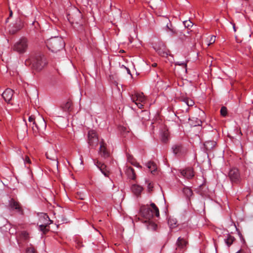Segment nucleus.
Wrapping results in <instances>:
<instances>
[{"instance_id": "obj_1", "label": "nucleus", "mask_w": 253, "mask_h": 253, "mask_svg": "<svg viewBox=\"0 0 253 253\" xmlns=\"http://www.w3.org/2000/svg\"><path fill=\"white\" fill-rule=\"evenodd\" d=\"M25 63L26 64H31L34 70L40 72L47 65V61L43 54L41 52H37L31 58L26 60Z\"/></svg>"}, {"instance_id": "obj_2", "label": "nucleus", "mask_w": 253, "mask_h": 253, "mask_svg": "<svg viewBox=\"0 0 253 253\" xmlns=\"http://www.w3.org/2000/svg\"><path fill=\"white\" fill-rule=\"evenodd\" d=\"M68 19L74 28H77L78 31L81 32L84 30L85 21L83 18L82 13L78 9L71 16L69 15Z\"/></svg>"}, {"instance_id": "obj_3", "label": "nucleus", "mask_w": 253, "mask_h": 253, "mask_svg": "<svg viewBox=\"0 0 253 253\" xmlns=\"http://www.w3.org/2000/svg\"><path fill=\"white\" fill-rule=\"evenodd\" d=\"M142 215L146 219L151 220L154 216L159 217V210L154 203H152L150 207H142L140 209Z\"/></svg>"}, {"instance_id": "obj_4", "label": "nucleus", "mask_w": 253, "mask_h": 253, "mask_svg": "<svg viewBox=\"0 0 253 253\" xmlns=\"http://www.w3.org/2000/svg\"><path fill=\"white\" fill-rule=\"evenodd\" d=\"M46 47H65V43L63 39L60 37H52L46 42Z\"/></svg>"}, {"instance_id": "obj_5", "label": "nucleus", "mask_w": 253, "mask_h": 253, "mask_svg": "<svg viewBox=\"0 0 253 253\" xmlns=\"http://www.w3.org/2000/svg\"><path fill=\"white\" fill-rule=\"evenodd\" d=\"M178 37L180 40L183 42H192L195 39L196 34L192 30L186 29L184 33L180 32Z\"/></svg>"}, {"instance_id": "obj_6", "label": "nucleus", "mask_w": 253, "mask_h": 253, "mask_svg": "<svg viewBox=\"0 0 253 253\" xmlns=\"http://www.w3.org/2000/svg\"><path fill=\"white\" fill-rule=\"evenodd\" d=\"M24 27V23L22 20L18 18L14 23L9 25L8 32L11 35H14L20 31Z\"/></svg>"}, {"instance_id": "obj_7", "label": "nucleus", "mask_w": 253, "mask_h": 253, "mask_svg": "<svg viewBox=\"0 0 253 253\" xmlns=\"http://www.w3.org/2000/svg\"><path fill=\"white\" fill-rule=\"evenodd\" d=\"M228 176L232 183L238 184L241 181L240 173L237 168L231 169L228 172Z\"/></svg>"}, {"instance_id": "obj_8", "label": "nucleus", "mask_w": 253, "mask_h": 253, "mask_svg": "<svg viewBox=\"0 0 253 253\" xmlns=\"http://www.w3.org/2000/svg\"><path fill=\"white\" fill-rule=\"evenodd\" d=\"M131 99L137 106L141 109L145 102V97L143 93H136L131 96Z\"/></svg>"}, {"instance_id": "obj_9", "label": "nucleus", "mask_w": 253, "mask_h": 253, "mask_svg": "<svg viewBox=\"0 0 253 253\" xmlns=\"http://www.w3.org/2000/svg\"><path fill=\"white\" fill-rule=\"evenodd\" d=\"M88 143L92 148L96 147L98 143V138L95 131L90 130L88 133Z\"/></svg>"}, {"instance_id": "obj_10", "label": "nucleus", "mask_w": 253, "mask_h": 253, "mask_svg": "<svg viewBox=\"0 0 253 253\" xmlns=\"http://www.w3.org/2000/svg\"><path fill=\"white\" fill-rule=\"evenodd\" d=\"M172 149L173 153L175 155H177L178 156H182L187 152L186 148L180 144H176L174 145L172 147Z\"/></svg>"}, {"instance_id": "obj_11", "label": "nucleus", "mask_w": 253, "mask_h": 253, "mask_svg": "<svg viewBox=\"0 0 253 253\" xmlns=\"http://www.w3.org/2000/svg\"><path fill=\"white\" fill-rule=\"evenodd\" d=\"M35 128L34 126H32V129L34 133H37L38 131L41 130H44L46 126V123L43 118H42L39 121V124L36 123L35 125Z\"/></svg>"}, {"instance_id": "obj_12", "label": "nucleus", "mask_w": 253, "mask_h": 253, "mask_svg": "<svg viewBox=\"0 0 253 253\" xmlns=\"http://www.w3.org/2000/svg\"><path fill=\"white\" fill-rule=\"evenodd\" d=\"M99 153L101 156L104 158H106L109 156V153L106 150V144L103 140L100 142Z\"/></svg>"}, {"instance_id": "obj_13", "label": "nucleus", "mask_w": 253, "mask_h": 253, "mask_svg": "<svg viewBox=\"0 0 253 253\" xmlns=\"http://www.w3.org/2000/svg\"><path fill=\"white\" fill-rule=\"evenodd\" d=\"M94 164L105 176H108L109 171L104 164L101 163L98 160H95Z\"/></svg>"}, {"instance_id": "obj_14", "label": "nucleus", "mask_w": 253, "mask_h": 253, "mask_svg": "<svg viewBox=\"0 0 253 253\" xmlns=\"http://www.w3.org/2000/svg\"><path fill=\"white\" fill-rule=\"evenodd\" d=\"M46 157L47 159H50L56 162V166L57 167L58 164V157L56 155V152L54 150H51L46 152Z\"/></svg>"}, {"instance_id": "obj_15", "label": "nucleus", "mask_w": 253, "mask_h": 253, "mask_svg": "<svg viewBox=\"0 0 253 253\" xmlns=\"http://www.w3.org/2000/svg\"><path fill=\"white\" fill-rule=\"evenodd\" d=\"M28 46V40L25 37L21 38L14 44V47H27Z\"/></svg>"}, {"instance_id": "obj_16", "label": "nucleus", "mask_w": 253, "mask_h": 253, "mask_svg": "<svg viewBox=\"0 0 253 253\" xmlns=\"http://www.w3.org/2000/svg\"><path fill=\"white\" fill-rule=\"evenodd\" d=\"M9 207L13 210H16L18 212H22V208L20 203L15 201L14 199H11L9 201Z\"/></svg>"}, {"instance_id": "obj_17", "label": "nucleus", "mask_w": 253, "mask_h": 253, "mask_svg": "<svg viewBox=\"0 0 253 253\" xmlns=\"http://www.w3.org/2000/svg\"><path fill=\"white\" fill-rule=\"evenodd\" d=\"M13 94V90L10 88H7L3 92L2 96L6 102H9L12 99Z\"/></svg>"}, {"instance_id": "obj_18", "label": "nucleus", "mask_w": 253, "mask_h": 253, "mask_svg": "<svg viewBox=\"0 0 253 253\" xmlns=\"http://www.w3.org/2000/svg\"><path fill=\"white\" fill-rule=\"evenodd\" d=\"M161 140L164 143H166L168 140L169 137V133L168 132V129L165 126L163 127V128L162 129L161 132Z\"/></svg>"}, {"instance_id": "obj_19", "label": "nucleus", "mask_w": 253, "mask_h": 253, "mask_svg": "<svg viewBox=\"0 0 253 253\" xmlns=\"http://www.w3.org/2000/svg\"><path fill=\"white\" fill-rule=\"evenodd\" d=\"M181 174L185 177L189 179L192 178L194 174L193 170L191 168L186 169L181 171Z\"/></svg>"}, {"instance_id": "obj_20", "label": "nucleus", "mask_w": 253, "mask_h": 253, "mask_svg": "<svg viewBox=\"0 0 253 253\" xmlns=\"http://www.w3.org/2000/svg\"><path fill=\"white\" fill-rule=\"evenodd\" d=\"M198 192L203 196H206L208 193V189L205 184H202L199 186Z\"/></svg>"}, {"instance_id": "obj_21", "label": "nucleus", "mask_w": 253, "mask_h": 253, "mask_svg": "<svg viewBox=\"0 0 253 253\" xmlns=\"http://www.w3.org/2000/svg\"><path fill=\"white\" fill-rule=\"evenodd\" d=\"M187 242L181 237H179L177 240L176 245L177 248L181 249H184L187 245Z\"/></svg>"}, {"instance_id": "obj_22", "label": "nucleus", "mask_w": 253, "mask_h": 253, "mask_svg": "<svg viewBox=\"0 0 253 253\" xmlns=\"http://www.w3.org/2000/svg\"><path fill=\"white\" fill-rule=\"evenodd\" d=\"M156 51L161 56L167 57L170 55V51L167 48H155Z\"/></svg>"}, {"instance_id": "obj_23", "label": "nucleus", "mask_w": 253, "mask_h": 253, "mask_svg": "<svg viewBox=\"0 0 253 253\" xmlns=\"http://www.w3.org/2000/svg\"><path fill=\"white\" fill-rule=\"evenodd\" d=\"M143 188L138 185L133 184L131 187L132 192L136 196H139Z\"/></svg>"}, {"instance_id": "obj_24", "label": "nucleus", "mask_w": 253, "mask_h": 253, "mask_svg": "<svg viewBox=\"0 0 253 253\" xmlns=\"http://www.w3.org/2000/svg\"><path fill=\"white\" fill-rule=\"evenodd\" d=\"M216 145V142L214 141H207L204 143L205 148L207 150H211Z\"/></svg>"}, {"instance_id": "obj_25", "label": "nucleus", "mask_w": 253, "mask_h": 253, "mask_svg": "<svg viewBox=\"0 0 253 253\" xmlns=\"http://www.w3.org/2000/svg\"><path fill=\"white\" fill-rule=\"evenodd\" d=\"M126 173L129 178L133 180L135 179L134 170L132 168L128 167L126 170Z\"/></svg>"}, {"instance_id": "obj_26", "label": "nucleus", "mask_w": 253, "mask_h": 253, "mask_svg": "<svg viewBox=\"0 0 253 253\" xmlns=\"http://www.w3.org/2000/svg\"><path fill=\"white\" fill-rule=\"evenodd\" d=\"M147 228L149 230H155L156 229L157 225L151 220L145 221Z\"/></svg>"}, {"instance_id": "obj_27", "label": "nucleus", "mask_w": 253, "mask_h": 253, "mask_svg": "<svg viewBox=\"0 0 253 253\" xmlns=\"http://www.w3.org/2000/svg\"><path fill=\"white\" fill-rule=\"evenodd\" d=\"M72 102L70 101H68L64 104H63L61 107L64 111L70 112L71 110Z\"/></svg>"}, {"instance_id": "obj_28", "label": "nucleus", "mask_w": 253, "mask_h": 253, "mask_svg": "<svg viewBox=\"0 0 253 253\" xmlns=\"http://www.w3.org/2000/svg\"><path fill=\"white\" fill-rule=\"evenodd\" d=\"M127 158L128 161L131 165H132L136 167H138V168L141 167L139 165V164L135 161V159L133 158V157L131 155H127Z\"/></svg>"}, {"instance_id": "obj_29", "label": "nucleus", "mask_w": 253, "mask_h": 253, "mask_svg": "<svg viewBox=\"0 0 253 253\" xmlns=\"http://www.w3.org/2000/svg\"><path fill=\"white\" fill-rule=\"evenodd\" d=\"M215 36H211L210 37V38H207L205 41V45H207L208 46H210L212 43H213L215 41Z\"/></svg>"}, {"instance_id": "obj_30", "label": "nucleus", "mask_w": 253, "mask_h": 253, "mask_svg": "<svg viewBox=\"0 0 253 253\" xmlns=\"http://www.w3.org/2000/svg\"><path fill=\"white\" fill-rule=\"evenodd\" d=\"M146 166L152 173L157 169V166L154 162H149Z\"/></svg>"}, {"instance_id": "obj_31", "label": "nucleus", "mask_w": 253, "mask_h": 253, "mask_svg": "<svg viewBox=\"0 0 253 253\" xmlns=\"http://www.w3.org/2000/svg\"><path fill=\"white\" fill-rule=\"evenodd\" d=\"M183 192L184 194L186 196V197L189 199L190 197L193 195V192L192 190L188 187L184 188Z\"/></svg>"}, {"instance_id": "obj_32", "label": "nucleus", "mask_w": 253, "mask_h": 253, "mask_svg": "<svg viewBox=\"0 0 253 253\" xmlns=\"http://www.w3.org/2000/svg\"><path fill=\"white\" fill-rule=\"evenodd\" d=\"M234 239H235V238L229 235L227 239L225 240L226 244L228 246H230L233 242Z\"/></svg>"}, {"instance_id": "obj_33", "label": "nucleus", "mask_w": 253, "mask_h": 253, "mask_svg": "<svg viewBox=\"0 0 253 253\" xmlns=\"http://www.w3.org/2000/svg\"><path fill=\"white\" fill-rule=\"evenodd\" d=\"M183 101L187 104L188 106H192L194 104V102L193 100L189 99L188 98H184L183 99Z\"/></svg>"}, {"instance_id": "obj_34", "label": "nucleus", "mask_w": 253, "mask_h": 253, "mask_svg": "<svg viewBox=\"0 0 253 253\" xmlns=\"http://www.w3.org/2000/svg\"><path fill=\"white\" fill-rule=\"evenodd\" d=\"M183 25L185 27H186L187 29H189V27H192L193 23L190 20H186L183 21Z\"/></svg>"}, {"instance_id": "obj_35", "label": "nucleus", "mask_w": 253, "mask_h": 253, "mask_svg": "<svg viewBox=\"0 0 253 253\" xmlns=\"http://www.w3.org/2000/svg\"><path fill=\"white\" fill-rule=\"evenodd\" d=\"M48 224V223H47L46 225L42 224L39 226L40 230L42 231L44 234L48 231V230L46 229V226Z\"/></svg>"}, {"instance_id": "obj_36", "label": "nucleus", "mask_w": 253, "mask_h": 253, "mask_svg": "<svg viewBox=\"0 0 253 253\" xmlns=\"http://www.w3.org/2000/svg\"><path fill=\"white\" fill-rule=\"evenodd\" d=\"M227 113V108L225 107H222L220 110V114L223 116H226Z\"/></svg>"}, {"instance_id": "obj_37", "label": "nucleus", "mask_w": 253, "mask_h": 253, "mask_svg": "<svg viewBox=\"0 0 253 253\" xmlns=\"http://www.w3.org/2000/svg\"><path fill=\"white\" fill-rule=\"evenodd\" d=\"M120 130L122 133L129 132V130L127 129V128L126 127L123 126H121L120 127Z\"/></svg>"}, {"instance_id": "obj_38", "label": "nucleus", "mask_w": 253, "mask_h": 253, "mask_svg": "<svg viewBox=\"0 0 253 253\" xmlns=\"http://www.w3.org/2000/svg\"><path fill=\"white\" fill-rule=\"evenodd\" d=\"M35 118L34 116L31 115L29 117L28 120L30 122H33V125H35L36 123L35 122Z\"/></svg>"}, {"instance_id": "obj_39", "label": "nucleus", "mask_w": 253, "mask_h": 253, "mask_svg": "<svg viewBox=\"0 0 253 253\" xmlns=\"http://www.w3.org/2000/svg\"><path fill=\"white\" fill-rule=\"evenodd\" d=\"M26 253H36V251L32 247L28 248L27 249Z\"/></svg>"}, {"instance_id": "obj_40", "label": "nucleus", "mask_w": 253, "mask_h": 253, "mask_svg": "<svg viewBox=\"0 0 253 253\" xmlns=\"http://www.w3.org/2000/svg\"><path fill=\"white\" fill-rule=\"evenodd\" d=\"M15 50L19 54H23L25 52V48H15Z\"/></svg>"}, {"instance_id": "obj_41", "label": "nucleus", "mask_w": 253, "mask_h": 253, "mask_svg": "<svg viewBox=\"0 0 253 253\" xmlns=\"http://www.w3.org/2000/svg\"><path fill=\"white\" fill-rule=\"evenodd\" d=\"M21 237L23 239L26 240L28 238V234L26 232H23L21 233Z\"/></svg>"}, {"instance_id": "obj_42", "label": "nucleus", "mask_w": 253, "mask_h": 253, "mask_svg": "<svg viewBox=\"0 0 253 253\" xmlns=\"http://www.w3.org/2000/svg\"><path fill=\"white\" fill-rule=\"evenodd\" d=\"M167 28L168 29H169L172 34H176V30L174 28H170L168 24L167 25Z\"/></svg>"}, {"instance_id": "obj_43", "label": "nucleus", "mask_w": 253, "mask_h": 253, "mask_svg": "<svg viewBox=\"0 0 253 253\" xmlns=\"http://www.w3.org/2000/svg\"><path fill=\"white\" fill-rule=\"evenodd\" d=\"M170 225V226H172L173 225L176 224V221L174 219H169L168 221Z\"/></svg>"}, {"instance_id": "obj_44", "label": "nucleus", "mask_w": 253, "mask_h": 253, "mask_svg": "<svg viewBox=\"0 0 253 253\" xmlns=\"http://www.w3.org/2000/svg\"><path fill=\"white\" fill-rule=\"evenodd\" d=\"M175 65L183 66L186 69V67H187V64L186 63H180L179 62H177L175 63Z\"/></svg>"}, {"instance_id": "obj_45", "label": "nucleus", "mask_w": 253, "mask_h": 253, "mask_svg": "<svg viewBox=\"0 0 253 253\" xmlns=\"http://www.w3.org/2000/svg\"><path fill=\"white\" fill-rule=\"evenodd\" d=\"M196 119V123L193 125L194 126H200L201 124H202V121L201 120H198L197 119Z\"/></svg>"}, {"instance_id": "obj_46", "label": "nucleus", "mask_w": 253, "mask_h": 253, "mask_svg": "<svg viewBox=\"0 0 253 253\" xmlns=\"http://www.w3.org/2000/svg\"><path fill=\"white\" fill-rule=\"evenodd\" d=\"M24 162L29 164L31 163V161L29 158L28 156H26L25 159L24 160Z\"/></svg>"}, {"instance_id": "obj_47", "label": "nucleus", "mask_w": 253, "mask_h": 253, "mask_svg": "<svg viewBox=\"0 0 253 253\" xmlns=\"http://www.w3.org/2000/svg\"><path fill=\"white\" fill-rule=\"evenodd\" d=\"M153 186L151 185V184L150 183H149L148 184V190L149 192L151 191L152 190V188H153Z\"/></svg>"}, {"instance_id": "obj_48", "label": "nucleus", "mask_w": 253, "mask_h": 253, "mask_svg": "<svg viewBox=\"0 0 253 253\" xmlns=\"http://www.w3.org/2000/svg\"><path fill=\"white\" fill-rule=\"evenodd\" d=\"M43 218H44V219H46L47 218H48V220H49V221L51 222V221L49 219V218L47 214H44V215H43Z\"/></svg>"}, {"instance_id": "obj_49", "label": "nucleus", "mask_w": 253, "mask_h": 253, "mask_svg": "<svg viewBox=\"0 0 253 253\" xmlns=\"http://www.w3.org/2000/svg\"><path fill=\"white\" fill-rule=\"evenodd\" d=\"M12 11L11 10H10V11H9V17H11L12 16Z\"/></svg>"}, {"instance_id": "obj_50", "label": "nucleus", "mask_w": 253, "mask_h": 253, "mask_svg": "<svg viewBox=\"0 0 253 253\" xmlns=\"http://www.w3.org/2000/svg\"><path fill=\"white\" fill-rule=\"evenodd\" d=\"M157 63H153V64H152V66H153V67H156V66H157Z\"/></svg>"}, {"instance_id": "obj_51", "label": "nucleus", "mask_w": 253, "mask_h": 253, "mask_svg": "<svg viewBox=\"0 0 253 253\" xmlns=\"http://www.w3.org/2000/svg\"><path fill=\"white\" fill-rule=\"evenodd\" d=\"M125 52V51L123 49L120 50L119 51L120 53H124Z\"/></svg>"}, {"instance_id": "obj_52", "label": "nucleus", "mask_w": 253, "mask_h": 253, "mask_svg": "<svg viewBox=\"0 0 253 253\" xmlns=\"http://www.w3.org/2000/svg\"><path fill=\"white\" fill-rule=\"evenodd\" d=\"M127 73H128V74H130V70H129L128 69H127Z\"/></svg>"}, {"instance_id": "obj_53", "label": "nucleus", "mask_w": 253, "mask_h": 253, "mask_svg": "<svg viewBox=\"0 0 253 253\" xmlns=\"http://www.w3.org/2000/svg\"><path fill=\"white\" fill-rule=\"evenodd\" d=\"M237 253H243L242 251L240 250V251H238Z\"/></svg>"}, {"instance_id": "obj_54", "label": "nucleus", "mask_w": 253, "mask_h": 253, "mask_svg": "<svg viewBox=\"0 0 253 253\" xmlns=\"http://www.w3.org/2000/svg\"><path fill=\"white\" fill-rule=\"evenodd\" d=\"M9 18H7L6 20V22H7Z\"/></svg>"}]
</instances>
